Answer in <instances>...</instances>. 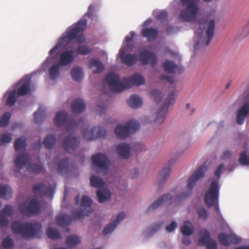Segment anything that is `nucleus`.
<instances>
[{"mask_svg": "<svg viewBox=\"0 0 249 249\" xmlns=\"http://www.w3.org/2000/svg\"><path fill=\"white\" fill-rule=\"evenodd\" d=\"M106 81L111 91L120 92L124 89L130 88L133 85H143L145 80L141 74L138 73H135L129 78L120 80L119 74L111 72L107 75Z\"/></svg>", "mask_w": 249, "mask_h": 249, "instance_id": "f257e3e1", "label": "nucleus"}, {"mask_svg": "<svg viewBox=\"0 0 249 249\" xmlns=\"http://www.w3.org/2000/svg\"><path fill=\"white\" fill-rule=\"evenodd\" d=\"M92 200L86 196L81 198L79 208L71 212L72 216L67 214L60 213L56 216V223L61 227L69 226L73 220H80L85 216H88L92 211Z\"/></svg>", "mask_w": 249, "mask_h": 249, "instance_id": "f03ea898", "label": "nucleus"}, {"mask_svg": "<svg viewBox=\"0 0 249 249\" xmlns=\"http://www.w3.org/2000/svg\"><path fill=\"white\" fill-rule=\"evenodd\" d=\"M198 28L195 32L194 40L195 43L194 45V49L198 50L200 47L204 44L208 46L214 35L215 29V21L212 19L208 21L204 19H200L197 21Z\"/></svg>", "mask_w": 249, "mask_h": 249, "instance_id": "7ed1b4c3", "label": "nucleus"}, {"mask_svg": "<svg viewBox=\"0 0 249 249\" xmlns=\"http://www.w3.org/2000/svg\"><path fill=\"white\" fill-rule=\"evenodd\" d=\"M87 23V20L86 18H83L80 20L76 24L71 26L61 38L55 46L50 51V54H53L58 50H62L67 45L69 42L74 39H76L78 43L83 42L84 37L82 34L86 28Z\"/></svg>", "mask_w": 249, "mask_h": 249, "instance_id": "20e7f679", "label": "nucleus"}, {"mask_svg": "<svg viewBox=\"0 0 249 249\" xmlns=\"http://www.w3.org/2000/svg\"><path fill=\"white\" fill-rule=\"evenodd\" d=\"M11 228L14 233L27 240L34 239L41 231V226L38 224L18 221L13 222Z\"/></svg>", "mask_w": 249, "mask_h": 249, "instance_id": "39448f33", "label": "nucleus"}, {"mask_svg": "<svg viewBox=\"0 0 249 249\" xmlns=\"http://www.w3.org/2000/svg\"><path fill=\"white\" fill-rule=\"evenodd\" d=\"M207 166L205 163L200 165L188 179L186 187L182 190L180 194L174 197V199L178 200L189 197L192 193L194 186L199 179L204 177L205 173L207 171Z\"/></svg>", "mask_w": 249, "mask_h": 249, "instance_id": "423d86ee", "label": "nucleus"}, {"mask_svg": "<svg viewBox=\"0 0 249 249\" xmlns=\"http://www.w3.org/2000/svg\"><path fill=\"white\" fill-rule=\"evenodd\" d=\"M219 186L218 181H213L204 196L205 205L209 208L214 206L215 211L221 216L218 207Z\"/></svg>", "mask_w": 249, "mask_h": 249, "instance_id": "0eeeda50", "label": "nucleus"}, {"mask_svg": "<svg viewBox=\"0 0 249 249\" xmlns=\"http://www.w3.org/2000/svg\"><path fill=\"white\" fill-rule=\"evenodd\" d=\"M178 2L183 7H186V9L182 10L179 15L182 20H194L199 10L197 6V0H178Z\"/></svg>", "mask_w": 249, "mask_h": 249, "instance_id": "6e6552de", "label": "nucleus"}, {"mask_svg": "<svg viewBox=\"0 0 249 249\" xmlns=\"http://www.w3.org/2000/svg\"><path fill=\"white\" fill-rule=\"evenodd\" d=\"M140 127V123L136 120H130L125 125L119 124L114 130V133L117 138L123 140L126 138L130 133H134L139 130Z\"/></svg>", "mask_w": 249, "mask_h": 249, "instance_id": "1a4fd4ad", "label": "nucleus"}, {"mask_svg": "<svg viewBox=\"0 0 249 249\" xmlns=\"http://www.w3.org/2000/svg\"><path fill=\"white\" fill-rule=\"evenodd\" d=\"M54 123L57 127L65 126L67 131L74 128L77 124L73 120H68V114L66 111L58 112L54 118Z\"/></svg>", "mask_w": 249, "mask_h": 249, "instance_id": "9d476101", "label": "nucleus"}, {"mask_svg": "<svg viewBox=\"0 0 249 249\" xmlns=\"http://www.w3.org/2000/svg\"><path fill=\"white\" fill-rule=\"evenodd\" d=\"M19 208L21 214L28 217L38 213L40 210V204L35 199H32L28 204H21Z\"/></svg>", "mask_w": 249, "mask_h": 249, "instance_id": "9b49d317", "label": "nucleus"}, {"mask_svg": "<svg viewBox=\"0 0 249 249\" xmlns=\"http://www.w3.org/2000/svg\"><path fill=\"white\" fill-rule=\"evenodd\" d=\"M175 102L174 92L172 91L168 94L165 100L164 105L161 107L157 112L156 118V122L161 124L165 120L167 114L168 107L170 105H173Z\"/></svg>", "mask_w": 249, "mask_h": 249, "instance_id": "f8f14e48", "label": "nucleus"}, {"mask_svg": "<svg viewBox=\"0 0 249 249\" xmlns=\"http://www.w3.org/2000/svg\"><path fill=\"white\" fill-rule=\"evenodd\" d=\"M106 134L103 127H94L90 130L87 128L83 131L84 138L87 141L95 140L97 138H104Z\"/></svg>", "mask_w": 249, "mask_h": 249, "instance_id": "ddd939ff", "label": "nucleus"}, {"mask_svg": "<svg viewBox=\"0 0 249 249\" xmlns=\"http://www.w3.org/2000/svg\"><path fill=\"white\" fill-rule=\"evenodd\" d=\"M199 246L206 245L207 249H217V245L215 241L211 238L209 231L207 230L202 231L200 233V237L198 240Z\"/></svg>", "mask_w": 249, "mask_h": 249, "instance_id": "4468645a", "label": "nucleus"}, {"mask_svg": "<svg viewBox=\"0 0 249 249\" xmlns=\"http://www.w3.org/2000/svg\"><path fill=\"white\" fill-rule=\"evenodd\" d=\"M91 160L93 166L100 169L107 170L109 161L106 155L102 153L94 155L91 157Z\"/></svg>", "mask_w": 249, "mask_h": 249, "instance_id": "2eb2a0df", "label": "nucleus"}, {"mask_svg": "<svg viewBox=\"0 0 249 249\" xmlns=\"http://www.w3.org/2000/svg\"><path fill=\"white\" fill-rule=\"evenodd\" d=\"M79 143L80 141L78 138L70 135L65 138L62 145L67 152L72 153L76 150Z\"/></svg>", "mask_w": 249, "mask_h": 249, "instance_id": "dca6fc26", "label": "nucleus"}, {"mask_svg": "<svg viewBox=\"0 0 249 249\" xmlns=\"http://www.w3.org/2000/svg\"><path fill=\"white\" fill-rule=\"evenodd\" d=\"M140 61L143 65L150 64L154 67L157 63L156 55L151 51L144 50L140 53Z\"/></svg>", "mask_w": 249, "mask_h": 249, "instance_id": "f3484780", "label": "nucleus"}, {"mask_svg": "<svg viewBox=\"0 0 249 249\" xmlns=\"http://www.w3.org/2000/svg\"><path fill=\"white\" fill-rule=\"evenodd\" d=\"M77 171L76 167H71L69 164V159L65 158L60 160L57 165V172L59 174L65 176L69 173Z\"/></svg>", "mask_w": 249, "mask_h": 249, "instance_id": "a211bd4d", "label": "nucleus"}, {"mask_svg": "<svg viewBox=\"0 0 249 249\" xmlns=\"http://www.w3.org/2000/svg\"><path fill=\"white\" fill-rule=\"evenodd\" d=\"M73 50L65 51L62 52L59 56L58 64L60 66H66L70 65L74 59Z\"/></svg>", "mask_w": 249, "mask_h": 249, "instance_id": "6ab92c4d", "label": "nucleus"}, {"mask_svg": "<svg viewBox=\"0 0 249 249\" xmlns=\"http://www.w3.org/2000/svg\"><path fill=\"white\" fill-rule=\"evenodd\" d=\"M116 150L118 156L122 159H128L130 156L131 147L127 143H122L117 145Z\"/></svg>", "mask_w": 249, "mask_h": 249, "instance_id": "aec40b11", "label": "nucleus"}, {"mask_svg": "<svg viewBox=\"0 0 249 249\" xmlns=\"http://www.w3.org/2000/svg\"><path fill=\"white\" fill-rule=\"evenodd\" d=\"M119 53L122 62L128 66L135 65L138 61V56L136 54H124V51L123 49L120 50Z\"/></svg>", "mask_w": 249, "mask_h": 249, "instance_id": "412c9836", "label": "nucleus"}, {"mask_svg": "<svg viewBox=\"0 0 249 249\" xmlns=\"http://www.w3.org/2000/svg\"><path fill=\"white\" fill-rule=\"evenodd\" d=\"M125 215V214L124 212L119 213L117 216L116 219L113 221L110 224H108L104 229L102 231L103 234L106 235L112 232L118 225L119 222L124 218Z\"/></svg>", "mask_w": 249, "mask_h": 249, "instance_id": "4be33fe9", "label": "nucleus"}, {"mask_svg": "<svg viewBox=\"0 0 249 249\" xmlns=\"http://www.w3.org/2000/svg\"><path fill=\"white\" fill-rule=\"evenodd\" d=\"M88 65L94 73H100L104 69L103 63L98 58L90 59L88 62Z\"/></svg>", "mask_w": 249, "mask_h": 249, "instance_id": "5701e85b", "label": "nucleus"}, {"mask_svg": "<svg viewBox=\"0 0 249 249\" xmlns=\"http://www.w3.org/2000/svg\"><path fill=\"white\" fill-rule=\"evenodd\" d=\"M31 82L28 78H23L20 81V86L18 89L17 94L18 97L26 95L30 90Z\"/></svg>", "mask_w": 249, "mask_h": 249, "instance_id": "b1692460", "label": "nucleus"}, {"mask_svg": "<svg viewBox=\"0 0 249 249\" xmlns=\"http://www.w3.org/2000/svg\"><path fill=\"white\" fill-rule=\"evenodd\" d=\"M72 111L74 113H81L86 109V104L81 99H76L73 100L71 104Z\"/></svg>", "mask_w": 249, "mask_h": 249, "instance_id": "393cba45", "label": "nucleus"}, {"mask_svg": "<svg viewBox=\"0 0 249 249\" xmlns=\"http://www.w3.org/2000/svg\"><path fill=\"white\" fill-rule=\"evenodd\" d=\"M172 198V195L167 194L162 195L161 196L155 201L148 208L147 212H149L152 210L157 209L164 202L170 200Z\"/></svg>", "mask_w": 249, "mask_h": 249, "instance_id": "a878e982", "label": "nucleus"}, {"mask_svg": "<svg viewBox=\"0 0 249 249\" xmlns=\"http://www.w3.org/2000/svg\"><path fill=\"white\" fill-rule=\"evenodd\" d=\"M96 196L98 201L104 203L110 198L111 193L107 189L103 188L96 191Z\"/></svg>", "mask_w": 249, "mask_h": 249, "instance_id": "bb28decb", "label": "nucleus"}, {"mask_svg": "<svg viewBox=\"0 0 249 249\" xmlns=\"http://www.w3.org/2000/svg\"><path fill=\"white\" fill-rule=\"evenodd\" d=\"M142 35L146 37L148 41L155 39L158 35V30L156 28H145L142 30Z\"/></svg>", "mask_w": 249, "mask_h": 249, "instance_id": "cd10ccee", "label": "nucleus"}, {"mask_svg": "<svg viewBox=\"0 0 249 249\" xmlns=\"http://www.w3.org/2000/svg\"><path fill=\"white\" fill-rule=\"evenodd\" d=\"M30 160V157L28 154L18 155L15 161V165L19 168L21 169Z\"/></svg>", "mask_w": 249, "mask_h": 249, "instance_id": "c85d7f7f", "label": "nucleus"}, {"mask_svg": "<svg viewBox=\"0 0 249 249\" xmlns=\"http://www.w3.org/2000/svg\"><path fill=\"white\" fill-rule=\"evenodd\" d=\"M71 74L74 81L80 82L83 78V69L80 67H74L71 69Z\"/></svg>", "mask_w": 249, "mask_h": 249, "instance_id": "c756f323", "label": "nucleus"}, {"mask_svg": "<svg viewBox=\"0 0 249 249\" xmlns=\"http://www.w3.org/2000/svg\"><path fill=\"white\" fill-rule=\"evenodd\" d=\"M12 190L11 188L7 185L0 186V198L9 199L12 196Z\"/></svg>", "mask_w": 249, "mask_h": 249, "instance_id": "7c9ffc66", "label": "nucleus"}, {"mask_svg": "<svg viewBox=\"0 0 249 249\" xmlns=\"http://www.w3.org/2000/svg\"><path fill=\"white\" fill-rule=\"evenodd\" d=\"M162 67L164 71L169 73H175L178 69V65L175 62L168 60L163 63Z\"/></svg>", "mask_w": 249, "mask_h": 249, "instance_id": "2f4dec72", "label": "nucleus"}, {"mask_svg": "<svg viewBox=\"0 0 249 249\" xmlns=\"http://www.w3.org/2000/svg\"><path fill=\"white\" fill-rule=\"evenodd\" d=\"M129 106L132 108H137L139 107L142 104V99L137 95H131L127 101Z\"/></svg>", "mask_w": 249, "mask_h": 249, "instance_id": "473e14b6", "label": "nucleus"}, {"mask_svg": "<svg viewBox=\"0 0 249 249\" xmlns=\"http://www.w3.org/2000/svg\"><path fill=\"white\" fill-rule=\"evenodd\" d=\"M170 173V168L169 166L165 167L162 169L158 178L159 185H162L166 181L167 179L169 176Z\"/></svg>", "mask_w": 249, "mask_h": 249, "instance_id": "72a5a7b5", "label": "nucleus"}, {"mask_svg": "<svg viewBox=\"0 0 249 249\" xmlns=\"http://www.w3.org/2000/svg\"><path fill=\"white\" fill-rule=\"evenodd\" d=\"M81 241V238L76 235H71L66 238V244L69 248L75 247L78 245Z\"/></svg>", "mask_w": 249, "mask_h": 249, "instance_id": "f704fd0d", "label": "nucleus"}, {"mask_svg": "<svg viewBox=\"0 0 249 249\" xmlns=\"http://www.w3.org/2000/svg\"><path fill=\"white\" fill-rule=\"evenodd\" d=\"M194 231V228L192 224L186 221L184 222V224L180 227V231L182 234L185 236L191 235Z\"/></svg>", "mask_w": 249, "mask_h": 249, "instance_id": "c9c22d12", "label": "nucleus"}, {"mask_svg": "<svg viewBox=\"0 0 249 249\" xmlns=\"http://www.w3.org/2000/svg\"><path fill=\"white\" fill-rule=\"evenodd\" d=\"M33 192L36 196H43L47 193V187L44 183H38L34 185L33 188Z\"/></svg>", "mask_w": 249, "mask_h": 249, "instance_id": "e433bc0d", "label": "nucleus"}, {"mask_svg": "<svg viewBox=\"0 0 249 249\" xmlns=\"http://www.w3.org/2000/svg\"><path fill=\"white\" fill-rule=\"evenodd\" d=\"M90 184L93 187L101 188L104 186L105 182L101 178L93 175L90 177Z\"/></svg>", "mask_w": 249, "mask_h": 249, "instance_id": "4c0bfd02", "label": "nucleus"}, {"mask_svg": "<svg viewBox=\"0 0 249 249\" xmlns=\"http://www.w3.org/2000/svg\"><path fill=\"white\" fill-rule=\"evenodd\" d=\"M14 146L16 151L25 149L27 146L26 140L20 138L17 139L14 142Z\"/></svg>", "mask_w": 249, "mask_h": 249, "instance_id": "58836bf2", "label": "nucleus"}, {"mask_svg": "<svg viewBox=\"0 0 249 249\" xmlns=\"http://www.w3.org/2000/svg\"><path fill=\"white\" fill-rule=\"evenodd\" d=\"M60 66L54 65L51 67L49 70V75L51 79L54 80L58 78L59 76Z\"/></svg>", "mask_w": 249, "mask_h": 249, "instance_id": "ea45409f", "label": "nucleus"}, {"mask_svg": "<svg viewBox=\"0 0 249 249\" xmlns=\"http://www.w3.org/2000/svg\"><path fill=\"white\" fill-rule=\"evenodd\" d=\"M238 161L241 165H249V155L247 154L246 151H243L240 153Z\"/></svg>", "mask_w": 249, "mask_h": 249, "instance_id": "a19ab883", "label": "nucleus"}, {"mask_svg": "<svg viewBox=\"0 0 249 249\" xmlns=\"http://www.w3.org/2000/svg\"><path fill=\"white\" fill-rule=\"evenodd\" d=\"M61 237V233L56 229L48 228V238L56 240L60 239Z\"/></svg>", "mask_w": 249, "mask_h": 249, "instance_id": "79ce46f5", "label": "nucleus"}, {"mask_svg": "<svg viewBox=\"0 0 249 249\" xmlns=\"http://www.w3.org/2000/svg\"><path fill=\"white\" fill-rule=\"evenodd\" d=\"M218 239L219 243L225 246H230V234H227L221 232L218 236Z\"/></svg>", "mask_w": 249, "mask_h": 249, "instance_id": "37998d69", "label": "nucleus"}, {"mask_svg": "<svg viewBox=\"0 0 249 249\" xmlns=\"http://www.w3.org/2000/svg\"><path fill=\"white\" fill-rule=\"evenodd\" d=\"M16 95L17 94L16 90H13L9 92L6 102L8 106L11 107L14 105L17 101Z\"/></svg>", "mask_w": 249, "mask_h": 249, "instance_id": "c03bdc74", "label": "nucleus"}, {"mask_svg": "<svg viewBox=\"0 0 249 249\" xmlns=\"http://www.w3.org/2000/svg\"><path fill=\"white\" fill-rule=\"evenodd\" d=\"M11 118V113L9 112H5L0 117V126L5 127L9 123Z\"/></svg>", "mask_w": 249, "mask_h": 249, "instance_id": "a18cd8bd", "label": "nucleus"}, {"mask_svg": "<svg viewBox=\"0 0 249 249\" xmlns=\"http://www.w3.org/2000/svg\"><path fill=\"white\" fill-rule=\"evenodd\" d=\"M91 51L90 47L87 45L79 46L77 47L76 50V53L78 54L87 55Z\"/></svg>", "mask_w": 249, "mask_h": 249, "instance_id": "49530a36", "label": "nucleus"}, {"mask_svg": "<svg viewBox=\"0 0 249 249\" xmlns=\"http://www.w3.org/2000/svg\"><path fill=\"white\" fill-rule=\"evenodd\" d=\"M44 113V110L40 107L34 113V121L36 123L38 124L42 121Z\"/></svg>", "mask_w": 249, "mask_h": 249, "instance_id": "de8ad7c7", "label": "nucleus"}, {"mask_svg": "<svg viewBox=\"0 0 249 249\" xmlns=\"http://www.w3.org/2000/svg\"><path fill=\"white\" fill-rule=\"evenodd\" d=\"M150 94L158 103L161 101L163 97L162 93L158 89L152 90L150 92Z\"/></svg>", "mask_w": 249, "mask_h": 249, "instance_id": "09e8293b", "label": "nucleus"}, {"mask_svg": "<svg viewBox=\"0 0 249 249\" xmlns=\"http://www.w3.org/2000/svg\"><path fill=\"white\" fill-rule=\"evenodd\" d=\"M13 240L9 236L6 237L2 241V245L4 248L10 249L14 246Z\"/></svg>", "mask_w": 249, "mask_h": 249, "instance_id": "8fccbe9b", "label": "nucleus"}, {"mask_svg": "<svg viewBox=\"0 0 249 249\" xmlns=\"http://www.w3.org/2000/svg\"><path fill=\"white\" fill-rule=\"evenodd\" d=\"M28 169L31 172H34L35 173H39L43 169L42 166L38 164H30L28 167Z\"/></svg>", "mask_w": 249, "mask_h": 249, "instance_id": "3c124183", "label": "nucleus"}, {"mask_svg": "<svg viewBox=\"0 0 249 249\" xmlns=\"http://www.w3.org/2000/svg\"><path fill=\"white\" fill-rule=\"evenodd\" d=\"M13 212V208L9 205H6L2 209L0 213L2 215H3L7 217L8 216L12 215Z\"/></svg>", "mask_w": 249, "mask_h": 249, "instance_id": "603ef678", "label": "nucleus"}, {"mask_svg": "<svg viewBox=\"0 0 249 249\" xmlns=\"http://www.w3.org/2000/svg\"><path fill=\"white\" fill-rule=\"evenodd\" d=\"M11 135L10 133H4L0 136V142L2 143H8L12 141Z\"/></svg>", "mask_w": 249, "mask_h": 249, "instance_id": "864d4df0", "label": "nucleus"}, {"mask_svg": "<svg viewBox=\"0 0 249 249\" xmlns=\"http://www.w3.org/2000/svg\"><path fill=\"white\" fill-rule=\"evenodd\" d=\"M56 140L53 135H48V149L52 148L55 144Z\"/></svg>", "mask_w": 249, "mask_h": 249, "instance_id": "5fc2aeb1", "label": "nucleus"}, {"mask_svg": "<svg viewBox=\"0 0 249 249\" xmlns=\"http://www.w3.org/2000/svg\"><path fill=\"white\" fill-rule=\"evenodd\" d=\"M167 17V13L165 11L159 12L156 15L155 18L160 20H165Z\"/></svg>", "mask_w": 249, "mask_h": 249, "instance_id": "6e6d98bb", "label": "nucleus"}, {"mask_svg": "<svg viewBox=\"0 0 249 249\" xmlns=\"http://www.w3.org/2000/svg\"><path fill=\"white\" fill-rule=\"evenodd\" d=\"M241 239L239 237L235 234H230V246L231 244H238L240 242Z\"/></svg>", "mask_w": 249, "mask_h": 249, "instance_id": "4d7b16f0", "label": "nucleus"}, {"mask_svg": "<svg viewBox=\"0 0 249 249\" xmlns=\"http://www.w3.org/2000/svg\"><path fill=\"white\" fill-rule=\"evenodd\" d=\"M56 186L55 185H48V198L52 199L53 197Z\"/></svg>", "mask_w": 249, "mask_h": 249, "instance_id": "13d9d810", "label": "nucleus"}, {"mask_svg": "<svg viewBox=\"0 0 249 249\" xmlns=\"http://www.w3.org/2000/svg\"><path fill=\"white\" fill-rule=\"evenodd\" d=\"M197 213L199 217L206 219L207 218V212L203 208H200L197 210Z\"/></svg>", "mask_w": 249, "mask_h": 249, "instance_id": "bf43d9fd", "label": "nucleus"}, {"mask_svg": "<svg viewBox=\"0 0 249 249\" xmlns=\"http://www.w3.org/2000/svg\"><path fill=\"white\" fill-rule=\"evenodd\" d=\"M224 168V165L223 163H221L216 169L214 172V175L219 178L220 177L222 170Z\"/></svg>", "mask_w": 249, "mask_h": 249, "instance_id": "052dcab7", "label": "nucleus"}, {"mask_svg": "<svg viewBox=\"0 0 249 249\" xmlns=\"http://www.w3.org/2000/svg\"><path fill=\"white\" fill-rule=\"evenodd\" d=\"M8 220L6 217L0 213V227H2L7 226L8 224Z\"/></svg>", "mask_w": 249, "mask_h": 249, "instance_id": "680f3d73", "label": "nucleus"}, {"mask_svg": "<svg viewBox=\"0 0 249 249\" xmlns=\"http://www.w3.org/2000/svg\"><path fill=\"white\" fill-rule=\"evenodd\" d=\"M163 224V223L162 222H159L156 224L155 226L151 229L149 234L152 235L154 234L156 231L160 229Z\"/></svg>", "mask_w": 249, "mask_h": 249, "instance_id": "e2e57ef3", "label": "nucleus"}, {"mask_svg": "<svg viewBox=\"0 0 249 249\" xmlns=\"http://www.w3.org/2000/svg\"><path fill=\"white\" fill-rule=\"evenodd\" d=\"M160 80H166L170 84H173L174 79L173 77L169 76L166 74H162L160 76Z\"/></svg>", "mask_w": 249, "mask_h": 249, "instance_id": "0e129e2a", "label": "nucleus"}, {"mask_svg": "<svg viewBox=\"0 0 249 249\" xmlns=\"http://www.w3.org/2000/svg\"><path fill=\"white\" fill-rule=\"evenodd\" d=\"M177 226V223L175 221H172L170 225L166 226V230L168 232H171L176 229Z\"/></svg>", "mask_w": 249, "mask_h": 249, "instance_id": "69168bd1", "label": "nucleus"}, {"mask_svg": "<svg viewBox=\"0 0 249 249\" xmlns=\"http://www.w3.org/2000/svg\"><path fill=\"white\" fill-rule=\"evenodd\" d=\"M94 12V7L93 5H90L88 8V11L85 14V15L89 18L92 17Z\"/></svg>", "mask_w": 249, "mask_h": 249, "instance_id": "338daca9", "label": "nucleus"}, {"mask_svg": "<svg viewBox=\"0 0 249 249\" xmlns=\"http://www.w3.org/2000/svg\"><path fill=\"white\" fill-rule=\"evenodd\" d=\"M231 157V152L229 150H226L223 153V155L221 156V160H227L230 159Z\"/></svg>", "mask_w": 249, "mask_h": 249, "instance_id": "774afa93", "label": "nucleus"}]
</instances>
